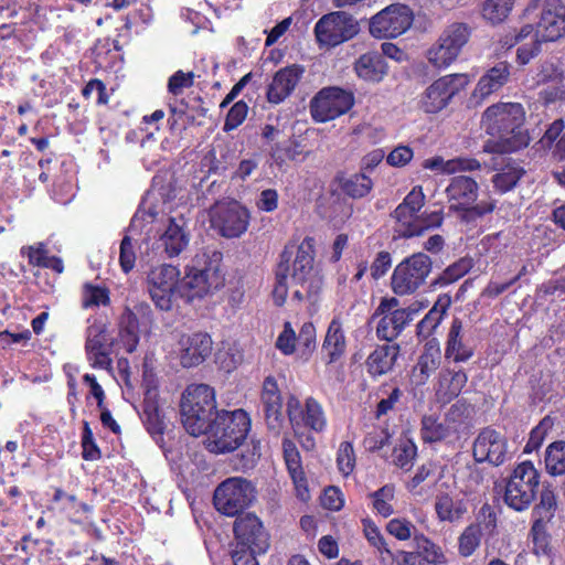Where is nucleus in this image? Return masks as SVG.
I'll list each match as a JSON object with an SVG mask.
<instances>
[{"instance_id":"f257e3e1","label":"nucleus","mask_w":565,"mask_h":565,"mask_svg":"<svg viewBox=\"0 0 565 565\" xmlns=\"http://www.w3.org/2000/svg\"><path fill=\"white\" fill-rule=\"evenodd\" d=\"M525 111L520 103H498L482 114L481 125L494 138L484 145L487 152L511 153L527 147L530 136L524 129Z\"/></svg>"},{"instance_id":"f03ea898","label":"nucleus","mask_w":565,"mask_h":565,"mask_svg":"<svg viewBox=\"0 0 565 565\" xmlns=\"http://www.w3.org/2000/svg\"><path fill=\"white\" fill-rule=\"evenodd\" d=\"M315 258L316 241L311 236H306L297 248L292 264L290 263L291 281L300 287L292 292V301H309L311 305L318 302L323 288V276L315 266Z\"/></svg>"},{"instance_id":"7ed1b4c3","label":"nucleus","mask_w":565,"mask_h":565,"mask_svg":"<svg viewBox=\"0 0 565 565\" xmlns=\"http://www.w3.org/2000/svg\"><path fill=\"white\" fill-rule=\"evenodd\" d=\"M252 428L248 413L242 408L222 409L211 422L207 435V449L213 454H226L238 449Z\"/></svg>"},{"instance_id":"20e7f679","label":"nucleus","mask_w":565,"mask_h":565,"mask_svg":"<svg viewBox=\"0 0 565 565\" xmlns=\"http://www.w3.org/2000/svg\"><path fill=\"white\" fill-rule=\"evenodd\" d=\"M217 413L220 411L213 387L207 384H191L185 388L180 402V414L183 427L190 435H204Z\"/></svg>"},{"instance_id":"39448f33","label":"nucleus","mask_w":565,"mask_h":565,"mask_svg":"<svg viewBox=\"0 0 565 565\" xmlns=\"http://www.w3.org/2000/svg\"><path fill=\"white\" fill-rule=\"evenodd\" d=\"M153 312L149 303L141 301L132 307L126 306L117 320V334L111 339V345L118 353H134L140 342L142 330H149L153 324Z\"/></svg>"},{"instance_id":"423d86ee","label":"nucleus","mask_w":565,"mask_h":565,"mask_svg":"<svg viewBox=\"0 0 565 565\" xmlns=\"http://www.w3.org/2000/svg\"><path fill=\"white\" fill-rule=\"evenodd\" d=\"M503 502L516 512L527 510L539 493L540 473L530 460L519 463L505 479Z\"/></svg>"},{"instance_id":"0eeeda50","label":"nucleus","mask_w":565,"mask_h":565,"mask_svg":"<svg viewBox=\"0 0 565 565\" xmlns=\"http://www.w3.org/2000/svg\"><path fill=\"white\" fill-rule=\"evenodd\" d=\"M417 313L418 309L413 307L399 308V300L394 296L382 297L370 320L377 319L375 334L380 341L396 343Z\"/></svg>"},{"instance_id":"6e6552de","label":"nucleus","mask_w":565,"mask_h":565,"mask_svg":"<svg viewBox=\"0 0 565 565\" xmlns=\"http://www.w3.org/2000/svg\"><path fill=\"white\" fill-rule=\"evenodd\" d=\"M433 270V260L424 252L405 257L393 269L390 287L394 295L404 297L416 294Z\"/></svg>"},{"instance_id":"1a4fd4ad","label":"nucleus","mask_w":565,"mask_h":565,"mask_svg":"<svg viewBox=\"0 0 565 565\" xmlns=\"http://www.w3.org/2000/svg\"><path fill=\"white\" fill-rule=\"evenodd\" d=\"M255 484L243 477H230L214 490L213 504L226 516H239L256 500Z\"/></svg>"},{"instance_id":"9d476101","label":"nucleus","mask_w":565,"mask_h":565,"mask_svg":"<svg viewBox=\"0 0 565 565\" xmlns=\"http://www.w3.org/2000/svg\"><path fill=\"white\" fill-rule=\"evenodd\" d=\"M233 532L235 543L231 552L232 556L260 555L269 548V535L259 518L253 513L237 516Z\"/></svg>"},{"instance_id":"9b49d317","label":"nucleus","mask_w":565,"mask_h":565,"mask_svg":"<svg viewBox=\"0 0 565 565\" xmlns=\"http://www.w3.org/2000/svg\"><path fill=\"white\" fill-rule=\"evenodd\" d=\"M209 221L220 236L238 238L249 226L250 213L236 200L217 201L209 209Z\"/></svg>"},{"instance_id":"f8f14e48","label":"nucleus","mask_w":565,"mask_h":565,"mask_svg":"<svg viewBox=\"0 0 565 565\" xmlns=\"http://www.w3.org/2000/svg\"><path fill=\"white\" fill-rule=\"evenodd\" d=\"M413 21L414 14L408 6L393 3L370 18L369 32L377 40L395 39L404 34Z\"/></svg>"},{"instance_id":"ddd939ff","label":"nucleus","mask_w":565,"mask_h":565,"mask_svg":"<svg viewBox=\"0 0 565 565\" xmlns=\"http://www.w3.org/2000/svg\"><path fill=\"white\" fill-rule=\"evenodd\" d=\"M424 205L423 188L416 185L391 213V217L394 220V238L420 236L419 212Z\"/></svg>"},{"instance_id":"4468645a","label":"nucleus","mask_w":565,"mask_h":565,"mask_svg":"<svg viewBox=\"0 0 565 565\" xmlns=\"http://www.w3.org/2000/svg\"><path fill=\"white\" fill-rule=\"evenodd\" d=\"M469 84L466 74L455 73L434 81L422 94L419 107L427 114H437L446 108L452 97Z\"/></svg>"},{"instance_id":"2eb2a0df","label":"nucleus","mask_w":565,"mask_h":565,"mask_svg":"<svg viewBox=\"0 0 565 565\" xmlns=\"http://www.w3.org/2000/svg\"><path fill=\"white\" fill-rule=\"evenodd\" d=\"M358 32V22L343 11L324 14L315 25L316 40L326 47L340 45L353 39Z\"/></svg>"},{"instance_id":"dca6fc26","label":"nucleus","mask_w":565,"mask_h":565,"mask_svg":"<svg viewBox=\"0 0 565 565\" xmlns=\"http://www.w3.org/2000/svg\"><path fill=\"white\" fill-rule=\"evenodd\" d=\"M354 105V95L338 86L324 87L310 102V113L317 122H327L347 114Z\"/></svg>"},{"instance_id":"f3484780","label":"nucleus","mask_w":565,"mask_h":565,"mask_svg":"<svg viewBox=\"0 0 565 565\" xmlns=\"http://www.w3.org/2000/svg\"><path fill=\"white\" fill-rule=\"evenodd\" d=\"M85 353L93 369L113 371L111 354H119L109 340L106 323L95 322L86 330Z\"/></svg>"},{"instance_id":"a211bd4d","label":"nucleus","mask_w":565,"mask_h":565,"mask_svg":"<svg viewBox=\"0 0 565 565\" xmlns=\"http://www.w3.org/2000/svg\"><path fill=\"white\" fill-rule=\"evenodd\" d=\"M472 457L479 463L503 465L509 459L508 438L491 426L483 427L473 441Z\"/></svg>"},{"instance_id":"6ab92c4d","label":"nucleus","mask_w":565,"mask_h":565,"mask_svg":"<svg viewBox=\"0 0 565 565\" xmlns=\"http://www.w3.org/2000/svg\"><path fill=\"white\" fill-rule=\"evenodd\" d=\"M287 415L296 434L300 428L322 433L327 427L323 407L313 397L306 398L302 406L296 396H289L287 401Z\"/></svg>"},{"instance_id":"aec40b11","label":"nucleus","mask_w":565,"mask_h":565,"mask_svg":"<svg viewBox=\"0 0 565 565\" xmlns=\"http://www.w3.org/2000/svg\"><path fill=\"white\" fill-rule=\"evenodd\" d=\"M179 269L162 264L153 267L148 274L149 294L156 307L168 311L172 306V296L178 284Z\"/></svg>"},{"instance_id":"412c9836","label":"nucleus","mask_w":565,"mask_h":565,"mask_svg":"<svg viewBox=\"0 0 565 565\" xmlns=\"http://www.w3.org/2000/svg\"><path fill=\"white\" fill-rule=\"evenodd\" d=\"M49 511L72 524H83L93 515L94 507L62 487H54L47 505Z\"/></svg>"},{"instance_id":"4be33fe9","label":"nucleus","mask_w":565,"mask_h":565,"mask_svg":"<svg viewBox=\"0 0 565 565\" xmlns=\"http://www.w3.org/2000/svg\"><path fill=\"white\" fill-rule=\"evenodd\" d=\"M535 34L545 42H554L565 35V4L561 0H544Z\"/></svg>"},{"instance_id":"5701e85b","label":"nucleus","mask_w":565,"mask_h":565,"mask_svg":"<svg viewBox=\"0 0 565 565\" xmlns=\"http://www.w3.org/2000/svg\"><path fill=\"white\" fill-rule=\"evenodd\" d=\"M179 359L183 367L202 364L212 353L213 341L207 332L182 334L179 339Z\"/></svg>"},{"instance_id":"b1692460","label":"nucleus","mask_w":565,"mask_h":565,"mask_svg":"<svg viewBox=\"0 0 565 565\" xmlns=\"http://www.w3.org/2000/svg\"><path fill=\"white\" fill-rule=\"evenodd\" d=\"M260 399L264 405L267 428L274 435H279L285 424V416L282 414V397L275 376L265 377Z\"/></svg>"},{"instance_id":"393cba45","label":"nucleus","mask_w":565,"mask_h":565,"mask_svg":"<svg viewBox=\"0 0 565 565\" xmlns=\"http://www.w3.org/2000/svg\"><path fill=\"white\" fill-rule=\"evenodd\" d=\"M302 73V67L296 64L278 70L266 90L268 103L278 105L288 98L299 83Z\"/></svg>"},{"instance_id":"a878e982","label":"nucleus","mask_w":565,"mask_h":565,"mask_svg":"<svg viewBox=\"0 0 565 565\" xmlns=\"http://www.w3.org/2000/svg\"><path fill=\"white\" fill-rule=\"evenodd\" d=\"M479 185L477 181L467 175H455L450 179L445 193L449 209L455 212H463L468 205L476 202Z\"/></svg>"},{"instance_id":"bb28decb","label":"nucleus","mask_w":565,"mask_h":565,"mask_svg":"<svg viewBox=\"0 0 565 565\" xmlns=\"http://www.w3.org/2000/svg\"><path fill=\"white\" fill-rule=\"evenodd\" d=\"M401 354V345L398 343L376 344L374 350L365 360V369L371 379L376 380L383 375L391 373Z\"/></svg>"},{"instance_id":"cd10ccee","label":"nucleus","mask_w":565,"mask_h":565,"mask_svg":"<svg viewBox=\"0 0 565 565\" xmlns=\"http://www.w3.org/2000/svg\"><path fill=\"white\" fill-rule=\"evenodd\" d=\"M347 337L339 318H333L328 326L322 347V360L326 365L341 361L347 352Z\"/></svg>"},{"instance_id":"c85d7f7f","label":"nucleus","mask_w":565,"mask_h":565,"mask_svg":"<svg viewBox=\"0 0 565 565\" xmlns=\"http://www.w3.org/2000/svg\"><path fill=\"white\" fill-rule=\"evenodd\" d=\"M184 286L190 290V298H203L212 288L218 286V271L211 264L202 268L190 267L184 277Z\"/></svg>"},{"instance_id":"c756f323","label":"nucleus","mask_w":565,"mask_h":565,"mask_svg":"<svg viewBox=\"0 0 565 565\" xmlns=\"http://www.w3.org/2000/svg\"><path fill=\"white\" fill-rule=\"evenodd\" d=\"M20 46L21 40L17 35L0 40V82L12 84L17 79V71L22 63Z\"/></svg>"},{"instance_id":"7c9ffc66","label":"nucleus","mask_w":565,"mask_h":565,"mask_svg":"<svg viewBox=\"0 0 565 565\" xmlns=\"http://www.w3.org/2000/svg\"><path fill=\"white\" fill-rule=\"evenodd\" d=\"M189 242L190 232L183 220L178 222L175 217H170L166 231L159 238L160 247L163 248L166 255L170 258L179 256L188 247Z\"/></svg>"},{"instance_id":"2f4dec72","label":"nucleus","mask_w":565,"mask_h":565,"mask_svg":"<svg viewBox=\"0 0 565 565\" xmlns=\"http://www.w3.org/2000/svg\"><path fill=\"white\" fill-rule=\"evenodd\" d=\"M511 64L503 61L490 67L478 81L473 97L484 99L501 89L510 79Z\"/></svg>"},{"instance_id":"473e14b6","label":"nucleus","mask_w":565,"mask_h":565,"mask_svg":"<svg viewBox=\"0 0 565 565\" xmlns=\"http://www.w3.org/2000/svg\"><path fill=\"white\" fill-rule=\"evenodd\" d=\"M473 354V349L463 341V323L460 318L455 317L447 333L445 358L460 363L467 362Z\"/></svg>"},{"instance_id":"72a5a7b5","label":"nucleus","mask_w":565,"mask_h":565,"mask_svg":"<svg viewBox=\"0 0 565 565\" xmlns=\"http://www.w3.org/2000/svg\"><path fill=\"white\" fill-rule=\"evenodd\" d=\"M292 256V247L285 246L279 254V262L274 270L275 281L271 290V299L276 307H282L288 297V277Z\"/></svg>"},{"instance_id":"f704fd0d","label":"nucleus","mask_w":565,"mask_h":565,"mask_svg":"<svg viewBox=\"0 0 565 565\" xmlns=\"http://www.w3.org/2000/svg\"><path fill=\"white\" fill-rule=\"evenodd\" d=\"M354 71L363 81L379 83L387 74V63L381 53L371 51L355 61Z\"/></svg>"},{"instance_id":"c9c22d12","label":"nucleus","mask_w":565,"mask_h":565,"mask_svg":"<svg viewBox=\"0 0 565 565\" xmlns=\"http://www.w3.org/2000/svg\"><path fill=\"white\" fill-rule=\"evenodd\" d=\"M440 349L437 344L427 343L412 370V380L417 385H425L440 365Z\"/></svg>"},{"instance_id":"e433bc0d","label":"nucleus","mask_w":565,"mask_h":565,"mask_svg":"<svg viewBox=\"0 0 565 565\" xmlns=\"http://www.w3.org/2000/svg\"><path fill=\"white\" fill-rule=\"evenodd\" d=\"M140 418L146 430L153 439L162 438L166 430L164 415L156 397L149 395L145 397L141 404Z\"/></svg>"},{"instance_id":"4c0bfd02","label":"nucleus","mask_w":565,"mask_h":565,"mask_svg":"<svg viewBox=\"0 0 565 565\" xmlns=\"http://www.w3.org/2000/svg\"><path fill=\"white\" fill-rule=\"evenodd\" d=\"M21 255L28 257L29 265L33 267L52 269L57 274L64 271V264L61 257L50 256L46 244L39 242L35 245L23 246Z\"/></svg>"},{"instance_id":"58836bf2","label":"nucleus","mask_w":565,"mask_h":565,"mask_svg":"<svg viewBox=\"0 0 565 565\" xmlns=\"http://www.w3.org/2000/svg\"><path fill=\"white\" fill-rule=\"evenodd\" d=\"M419 436L424 444L447 443L455 444L445 422H440L435 415H424L420 419Z\"/></svg>"},{"instance_id":"ea45409f","label":"nucleus","mask_w":565,"mask_h":565,"mask_svg":"<svg viewBox=\"0 0 565 565\" xmlns=\"http://www.w3.org/2000/svg\"><path fill=\"white\" fill-rule=\"evenodd\" d=\"M468 408L466 402L458 401L452 404L445 414L444 422L456 443L459 441L463 435H467L469 430V424L467 422L469 417Z\"/></svg>"},{"instance_id":"a19ab883","label":"nucleus","mask_w":565,"mask_h":565,"mask_svg":"<svg viewBox=\"0 0 565 565\" xmlns=\"http://www.w3.org/2000/svg\"><path fill=\"white\" fill-rule=\"evenodd\" d=\"M435 512L440 522L454 523L467 513L463 500H455L449 493H440L436 497Z\"/></svg>"},{"instance_id":"79ce46f5","label":"nucleus","mask_w":565,"mask_h":565,"mask_svg":"<svg viewBox=\"0 0 565 565\" xmlns=\"http://www.w3.org/2000/svg\"><path fill=\"white\" fill-rule=\"evenodd\" d=\"M337 182L340 190L352 199H362L367 196L374 185L372 179L362 171L350 177L338 175Z\"/></svg>"},{"instance_id":"37998d69","label":"nucleus","mask_w":565,"mask_h":565,"mask_svg":"<svg viewBox=\"0 0 565 565\" xmlns=\"http://www.w3.org/2000/svg\"><path fill=\"white\" fill-rule=\"evenodd\" d=\"M473 267L472 258L465 256L448 265L437 277H435L430 287L434 289L445 288L462 277H465Z\"/></svg>"},{"instance_id":"c03bdc74","label":"nucleus","mask_w":565,"mask_h":565,"mask_svg":"<svg viewBox=\"0 0 565 565\" xmlns=\"http://www.w3.org/2000/svg\"><path fill=\"white\" fill-rule=\"evenodd\" d=\"M468 382V375L463 370H447L441 374L438 394L443 402L449 403L459 396Z\"/></svg>"},{"instance_id":"a18cd8bd","label":"nucleus","mask_w":565,"mask_h":565,"mask_svg":"<svg viewBox=\"0 0 565 565\" xmlns=\"http://www.w3.org/2000/svg\"><path fill=\"white\" fill-rule=\"evenodd\" d=\"M472 29L465 22H452L448 24L439 35V39L458 55L469 42Z\"/></svg>"},{"instance_id":"49530a36","label":"nucleus","mask_w":565,"mask_h":565,"mask_svg":"<svg viewBox=\"0 0 565 565\" xmlns=\"http://www.w3.org/2000/svg\"><path fill=\"white\" fill-rule=\"evenodd\" d=\"M418 455V448L412 438H401L393 448L392 462L401 470L408 472L413 469Z\"/></svg>"},{"instance_id":"de8ad7c7","label":"nucleus","mask_w":565,"mask_h":565,"mask_svg":"<svg viewBox=\"0 0 565 565\" xmlns=\"http://www.w3.org/2000/svg\"><path fill=\"white\" fill-rule=\"evenodd\" d=\"M414 544L418 555H420L424 565H441L446 563V557L443 553L441 547L435 544L425 534L415 533Z\"/></svg>"},{"instance_id":"09e8293b","label":"nucleus","mask_w":565,"mask_h":565,"mask_svg":"<svg viewBox=\"0 0 565 565\" xmlns=\"http://www.w3.org/2000/svg\"><path fill=\"white\" fill-rule=\"evenodd\" d=\"M514 2L515 0H484L481 15L491 25H498L508 19Z\"/></svg>"},{"instance_id":"8fccbe9b","label":"nucleus","mask_w":565,"mask_h":565,"mask_svg":"<svg viewBox=\"0 0 565 565\" xmlns=\"http://www.w3.org/2000/svg\"><path fill=\"white\" fill-rule=\"evenodd\" d=\"M82 308L88 309L93 307L110 305V290L107 286L94 285L89 281L84 282L82 287Z\"/></svg>"},{"instance_id":"3c124183","label":"nucleus","mask_w":565,"mask_h":565,"mask_svg":"<svg viewBox=\"0 0 565 565\" xmlns=\"http://www.w3.org/2000/svg\"><path fill=\"white\" fill-rule=\"evenodd\" d=\"M545 468L551 476L565 473V440H557L548 445L545 451Z\"/></svg>"},{"instance_id":"603ef678","label":"nucleus","mask_w":565,"mask_h":565,"mask_svg":"<svg viewBox=\"0 0 565 565\" xmlns=\"http://www.w3.org/2000/svg\"><path fill=\"white\" fill-rule=\"evenodd\" d=\"M482 530L479 523H471L465 527L458 537V553L462 557L471 556L480 546Z\"/></svg>"},{"instance_id":"864d4df0","label":"nucleus","mask_w":565,"mask_h":565,"mask_svg":"<svg viewBox=\"0 0 565 565\" xmlns=\"http://www.w3.org/2000/svg\"><path fill=\"white\" fill-rule=\"evenodd\" d=\"M458 54L445 44L439 38L427 50L426 57L428 62L436 68L443 70L450 66L457 58Z\"/></svg>"},{"instance_id":"5fc2aeb1","label":"nucleus","mask_w":565,"mask_h":565,"mask_svg":"<svg viewBox=\"0 0 565 565\" xmlns=\"http://www.w3.org/2000/svg\"><path fill=\"white\" fill-rule=\"evenodd\" d=\"M524 169L518 166H505L492 177V183L500 193L511 191L524 174Z\"/></svg>"},{"instance_id":"6e6d98bb","label":"nucleus","mask_w":565,"mask_h":565,"mask_svg":"<svg viewBox=\"0 0 565 565\" xmlns=\"http://www.w3.org/2000/svg\"><path fill=\"white\" fill-rule=\"evenodd\" d=\"M372 498L373 509L383 518H388L394 513L392 501L395 498V486L392 483L384 484L376 491L370 493Z\"/></svg>"},{"instance_id":"4d7b16f0","label":"nucleus","mask_w":565,"mask_h":565,"mask_svg":"<svg viewBox=\"0 0 565 565\" xmlns=\"http://www.w3.org/2000/svg\"><path fill=\"white\" fill-rule=\"evenodd\" d=\"M300 148V143L292 139L285 143H276L270 149V158L278 167H281L287 161L296 160L302 153Z\"/></svg>"},{"instance_id":"13d9d810","label":"nucleus","mask_w":565,"mask_h":565,"mask_svg":"<svg viewBox=\"0 0 565 565\" xmlns=\"http://www.w3.org/2000/svg\"><path fill=\"white\" fill-rule=\"evenodd\" d=\"M364 534L369 543L379 551L383 562L394 558V553L390 550L384 536L372 521L364 522Z\"/></svg>"},{"instance_id":"bf43d9fd","label":"nucleus","mask_w":565,"mask_h":565,"mask_svg":"<svg viewBox=\"0 0 565 565\" xmlns=\"http://www.w3.org/2000/svg\"><path fill=\"white\" fill-rule=\"evenodd\" d=\"M337 467L343 477H349L355 469L356 455L351 441H342L337 451Z\"/></svg>"},{"instance_id":"052dcab7","label":"nucleus","mask_w":565,"mask_h":565,"mask_svg":"<svg viewBox=\"0 0 565 565\" xmlns=\"http://www.w3.org/2000/svg\"><path fill=\"white\" fill-rule=\"evenodd\" d=\"M392 435L388 429L382 426H372L366 431L362 445L369 452H376L391 443Z\"/></svg>"},{"instance_id":"680f3d73","label":"nucleus","mask_w":565,"mask_h":565,"mask_svg":"<svg viewBox=\"0 0 565 565\" xmlns=\"http://www.w3.org/2000/svg\"><path fill=\"white\" fill-rule=\"evenodd\" d=\"M296 339L301 358L308 360L316 349L317 342V332L313 323L305 322L301 326L298 335H296Z\"/></svg>"},{"instance_id":"e2e57ef3","label":"nucleus","mask_w":565,"mask_h":565,"mask_svg":"<svg viewBox=\"0 0 565 565\" xmlns=\"http://www.w3.org/2000/svg\"><path fill=\"white\" fill-rule=\"evenodd\" d=\"M82 457L86 461H95L102 458V451L94 439L93 430L87 420L83 422Z\"/></svg>"},{"instance_id":"0e129e2a","label":"nucleus","mask_w":565,"mask_h":565,"mask_svg":"<svg viewBox=\"0 0 565 565\" xmlns=\"http://www.w3.org/2000/svg\"><path fill=\"white\" fill-rule=\"evenodd\" d=\"M557 507L556 495L552 488L544 487L540 493V502L534 507L532 515L553 519Z\"/></svg>"},{"instance_id":"69168bd1","label":"nucleus","mask_w":565,"mask_h":565,"mask_svg":"<svg viewBox=\"0 0 565 565\" xmlns=\"http://www.w3.org/2000/svg\"><path fill=\"white\" fill-rule=\"evenodd\" d=\"M386 531L398 541H407L414 537L416 531L415 525L405 518H394L386 524Z\"/></svg>"},{"instance_id":"338daca9","label":"nucleus","mask_w":565,"mask_h":565,"mask_svg":"<svg viewBox=\"0 0 565 565\" xmlns=\"http://www.w3.org/2000/svg\"><path fill=\"white\" fill-rule=\"evenodd\" d=\"M195 74L193 72H183L179 70L174 72L168 79V92L174 96H179L185 88L194 85Z\"/></svg>"},{"instance_id":"774afa93","label":"nucleus","mask_w":565,"mask_h":565,"mask_svg":"<svg viewBox=\"0 0 565 565\" xmlns=\"http://www.w3.org/2000/svg\"><path fill=\"white\" fill-rule=\"evenodd\" d=\"M248 114V105L244 100L236 102L227 111L223 131L230 132L236 128H238L244 120L246 119Z\"/></svg>"}]
</instances>
